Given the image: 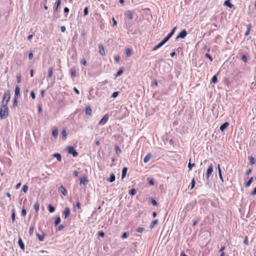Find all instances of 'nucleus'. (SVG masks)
<instances>
[{
    "label": "nucleus",
    "instance_id": "obj_62",
    "mask_svg": "<svg viewBox=\"0 0 256 256\" xmlns=\"http://www.w3.org/2000/svg\"><path fill=\"white\" fill-rule=\"evenodd\" d=\"M60 30L62 32H64L66 31V27L64 26H61Z\"/></svg>",
    "mask_w": 256,
    "mask_h": 256
},
{
    "label": "nucleus",
    "instance_id": "obj_40",
    "mask_svg": "<svg viewBox=\"0 0 256 256\" xmlns=\"http://www.w3.org/2000/svg\"><path fill=\"white\" fill-rule=\"evenodd\" d=\"M194 166H195L194 164H191L190 162H189V163L188 164V169L190 170H192V168Z\"/></svg>",
    "mask_w": 256,
    "mask_h": 256
},
{
    "label": "nucleus",
    "instance_id": "obj_58",
    "mask_svg": "<svg viewBox=\"0 0 256 256\" xmlns=\"http://www.w3.org/2000/svg\"><path fill=\"white\" fill-rule=\"evenodd\" d=\"M81 64H84V66H86V60L84 59H83L81 61Z\"/></svg>",
    "mask_w": 256,
    "mask_h": 256
},
{
    "label": "nucleus",
    "instance_id": "obj_63",
    "mask_svg": "<svg viewBox=\"0 0 256 256\" xmlns=\"http://www.w3.org/2000/svg\"><path fill=\"white\" fill-rule=\"evenodd\" d=\"M116 150L117 153L120 152H121L118 146H116Z\"/></svg>",
    "mask_w": 256,
    "mask_h": 256
},
{
    "label": "nucleus",
    "instance_id": "obj_15",
    "mask_svg": "<svg viewBox=\"0 0 256 256\" xmlns=\"http://www.w3.org/2000/svg\"><path fill=\"white\" fill-rule=\"evenodd\" d=\"M86 114L88 115V116H91L92 114V110H91V108L90 106H87L86 108Z\"/></svg>",
    "mask_w": 256,
    "mask_h": 256
},
{
    "label": "nucleus",
    "instance_id": "obj_57",
    "mask_svg": "<svg viewBox=\"0 0 256 256\" xmlns=\"http://www.w3.org/2000/svg\"><path fill=\"white\" fill-rule=\"evenodd\" d=\"M64 228V226L63 225L61 224V225H60L58 227V230H63V228Z\"/></svg>",
    "mask_w": 256,
    "mask_h": 256
},
{
    "label": "nucleus",
    "instance_id": "obj_43",
    "mask_svg": "<svg viewBox=\"0 0 256 256\" xmlns=\"http://www.w3.org/2000/svg\"><path fill=\"white\" fill-rule=\"evenodd\" d=\"M17 82L18 83H20L21 82V75L20 74H18L16 76Z\"/></svg>",
    "mask_w": 256,
    "mask_h": 256
},
{
    "label": "nucleus",
    "instance_id": "obj_36",
    "mask_svg": "<svg viewBox=\"0 0 256 256\" xmlns=\"http://www.w3.org/2000/svg\"><path fill=\"white\" fill-rule=\"evenodd\" d=\"M88 7H86L84 9V16H87L88 14Z\"/></svg>",
    "mask_w": 256,
    "mask_h": 256
},
{
    "label": "nucleus",
    "instance_id": "obj_53",
    "mask_svg": "<svg viewBox=\"0 0 256 256\" xmlns=\"http://www.w3.org/2000/svg\"><path fill=\"white\" fill-rule=\"evenodd\" d=\"M244 243L246 245H248V238L246 236L244 240Z\"/></svg>",
    "mask_w": 256,
    "mask_h": 256
},
{
    "label": "nucleus",
    "instance_id": "obj_32",
    "mask_svg": "<svg viewBox=\"0 0 256 256\" xmlns=\"http://www.w3.org/2000/svg\"><path fill=\"white\" fill-rule=\"evenodd\" d=\"M194 186H195V180H194V178H192L191 184L190 186V190L193 189L194 187Z\"/></svg>",
    "mask_w": 256,
    "mask_h": 256
},
{
    "label": "nucleus",
    "instance_id": "obj_55",
    "mask_svg": "<svg viewBox=\"0 0 256 256\" xmlns=\"http://www.w3.org/2000/svg\"><path fill=\"white\" fill-rule=\"evenodd\" d=\"M33 58V54L32 52H30L28 54V58L30 60H32Z\"/></svg>",
    "mask_w": 256,
    "mask_h": 256
},
{
    "label": "nucleus",
    "instance_id": "obj_17",
    "mask_svg": "<svg viewBox=\"0 0 256 256\" xmlns=\"http://www.w3.org/2000/svg\"><path fill=\"white\" fill-rule=\"evenodd\" d=\"M127 170H128L127 168L124 167L123 168V169L122 170V179H124L125 178Z\"/></svg>",
    "mask_w": 256,
    "mask_h": 256
},
{
    "label": "nucleus",
    "instance_id": "obj_23",
    "mask_svg": "<svg viewBox=\"0 0 256 256\" xmlns=\"http://www.w3.org/2000/svg\"><path fill=\"white\" fill-rule=\"evenodd\" d=\"M115 179H116L115 175L114 174H110V178L108 180L110 182H114L115 180Z\"/></svg>",
    "mask_w": 256,
    "mask_h": 256
},
{
    "label": "nucleus",
    "instance_id": "obj_27",
    "mask_svg": "<svg viewBox=\"0 0 256 256\" xmlns=\"http://www.w3.org/2000/svg\"><path fill=\"white\" fill-rule=\"evenodd\" d=\"M253 180H254V178L252 177L250 178L249 180H248V182L246 184V187H248L250 184L252 183V182H253Z\"/></svg>",
    "mask_w": 256,
    "mask_h": 256
},
{
    "label": "nucleus",
    "instance_id": "obj_22",
    "mask_svg": "<svg viewBox=\"0 0 256 256\" xmlns=\"http://www.w3.org/2000/svg\"><path fill=\"white\" fill-rule=\"evenodd\" d=\"M54 156L56 158L57 160L60 162L62 160V156L60 154L56 153L54 154Z\"/></svg>",
    "mask_w": 256,
    "mask_h": 256
},
{
    "label": "nucleus",
    "instance_id": "obj_3",
    "mask_svg": "<svg viewBox=\"0 0 256 256\" xmlns=\"http://www.w3.org/2000/svg\"><path fill=\"white\" fill-rule=\"evenodd\" d=\"M109 116L108 114H105L102 120L99 122L98 124L100 126L104 125L108 120Z\"/></svg>",
    "mask_w": 256,
    "mask_h": 256
},
{
    "label": "nucleus",
    "instance_id": "obj_18",
    "mask_svg": "<svg viewBox=\"0 0 256 256\" xmlns=\"http://www.w3.org/2000/svg\"><path fill=\"white\" fill-rule=\"evenodd\" d=\"M224 4L226 6H228L230 8H232L234 6L233 4H232L230 0H226L224 2Z\"/></svg>",
    "mask_w": 256,
    "mask_h": 256
},
{
    "label": "nucleus",
    "instance_id": "obj_8",
    "mask_svg": "<svg viewBox=\"0 0 256 256\" xmlns=\"http://www.w3.org/2000/svg\"><path fill=\"white\" fill-rule=\"evenodd\" d=\"M14 98H18L20 95V88L16 86L15 88Z\"/></svg>",
    "mask_w": 256,
    "mask_h": 256
},
{
    "label": "nucleus",
    "instance_id": "obj_13",
    "mask_svg": "<svg viewBox=\"0 0 256 256\" xmlns=\"http://www.w3.org/2000/svg\"><path fill=\"white\" fill-rule=\"evenodd\" d=\"M18 244L19 246H20V248L22 250H24V244L20 238H19Z\"/></svg>",
    "mask_w": 256,
    "mask_h": 256
},
{
    "label": "nucleus",
    "instance_id": "obj_21",
    "mask_svg": "<svg viewBox=\"0 0 256 256\" xmlns=\"http://www.w3.org/2000/svg\"><path fill=\"white\" fill-rule=\"evenodd\" d=\"M164 44L162 43V42H161L160 43H159L158 45L155 46L153 48L152 50H156L160 48L161 46H162Z\"/></svg>",
    "mask_w": 256,
    "mask_h": 256
},
{
    "label": "nucleus",
    "instance_id": "obj_25",
    "mask_svg": "<svg viewBox=\"0 0 256 256\" xmlns=\"http://www.w3.org/2000/svg\"><path fill=\"white\" fill-rule=\"evenodd\" d=\"M251 28H252V25L250 24H249L247 26V30L245 32V36H246L249 34Z\"/></svg>",
    "mask_w": 256,
    "mask_h": 256
},
{
    "label": "nucleus",
    "instance_id": "obj_42",
    "mask_svg": "<svg viewBox=\"0 0 256 256\" xmlns=\"http://www.w3.org/2000/svg\"><path fill=\"white\" fill-rule=\"evenodd\" d=\"M255 163V159L254 157H250V164L252 165L254 164Z\"/></svg>",
    "mask_w": 256,
    "mask_h": 256
},
{
    "label": "nucleus",
    "instance_id": "obj_20",
    "mask_svg": "<svg viewBox=\"0 0 256 256\" xmlns=\"http://www.w3.org/2000/svg\"><path fill=\"white\" fill-rule=\"evenodd\" d=\"M62 138L64 140H66V136H67V133L66 132V130L65 129H64L62 132Z\"/></svg>",
    "mask_w": 256,
    "mask_h": 256
},
{
    "label": "nucleus",
    "instance_id": "obj_4",
    "mask_svg": "<svg viewBox=\"0 0 256 256\" xmlns=\"http://www.w3.org/2000/svg\"><path fill=\"white\" fill-rule=\"evenodd\" d=\"M68 153L72 154L73 156L76 157L78 155V153L76 152L74 147L70 146L68 148Z\"/></svg>",
    "mask_w": 256,
    "mask_h": 256
},
{
    "label": "nucleus",
    "instance_id": "obj_59",
    "mask_svg": "<svg viewBox=\"0 0 256 256\" xmlns=\"http://www.w3.org/2000/svg\"><path fill=\"white\" fill-rule=\"evenodd\" d=\"M169 40L168 39L166 38V37L162 42V43H163L164 44L166 42H168Z\"/></svg>",
    "mask_w": 256,
    "mask_h": 256
},
{
    "label": "nucleus",
    "instance_id": "obj_31",
    "mask_svg": "<svg viewBox=\"0 0 256 256\" xmlns=\"http://www.w3.org/2000/svg\"><path fill=\"white\" fill-rule=\"evenodd\" d=\"M126 54L128 56H130L132 54V50L130 48H126Z\"/></svg>",
    "mask_w": 256,
    "mask_h": 256
},
{
    "label": "nucleus",
    "instance_id": "obj_34",
    "mask_svg": "<svg viewBox=\"0 0 256 256\" xmlns=\"http://www.w3.org/2000/svg\"><path fill=\"white\" fill-rule=\"evenodd\" d=\"M60 222V218L59 216H58L55 220L54 224L56 226L58 225Z\"/></svg>",
    "mask_w": 256,
    "mask_h": 256
},
{
    "label": "nucleus",
    "instance_id": "obj_29",
    "mask_svg": "<svg viewBox=\"0 0 256 256\" xmlns=\"http://www.w3.org/2000/svg\"><path fill=\"white\" fill-rule=\"evenodd\" d=\"M158 223V220H156L154 221H152L150 224V228H152L155 225L157 224Z\"/></svg>",
    "mask_w": 256,
    "mask_h": 256
},
{
    "label": "nucleus",
    "instance_id": "obj_50",
    "mask_svg": "<svg viewBox=\"0 0 256 256\" xmlns=\"http://www.w3.org/2000/svg\"><path fill=\"white\" fill-rule=\"evenodd\" d=\"M30 96L33 100L35 99V98H36L35 94L33 90H32L30 92Z\"/></svg>",
    "mask_w": 256,
    "mask_h": 256
},
{
    "label": "nucleus",
    "instance_id": "obj_10",
    "mask_svg": "<svg viewBox=\"0 0 256 256\" xmlns=\"http://www.w3.org/2000/svg\"><path fill=\"white\" fill-rule=\"evenodd\" d=\"M98 49H99V53L102 56L105 55L104 49V46H103L102 44H98Z\"/></svg>",
    "mask_w": 256,
    "mask_h": 256
},
{
    "label": "nucleus",
    "instance_id": "obj_35",
    "mask_svg": "<svg viewBox=\"0 0 256 256\" xmlns=\"http://www.w3.org/2000/svg\"><path fill=\"white\" fill-rule=\"evenodd\" d=\"M212 82L213 83H214V84H216V82H218V78H217V76H216V75H214V76L212 77Z\"/></svg>",
    "mask_w": 256,
    "mask_h": 256
},
{
    "label": "nucleus",
    "instance_id": "obj_6",
    "mask_svg": "<svg viewBox=\"0 0 256 256\" xmlns=\"http://www.w3.org/2000/svg\"><path fill=\"white\" fill-rule=\"evenodd\" d=\"M187 35V32L185 30H182L179 34L176 36V39L178 38H184Z\"/></svg>",
    "mask_w": 256,
    "mask_h": 256
},
{
    "label": "nucleus",
    "instance_id": "obj_16",
    "mask_svg": "<svg viewBox=\"0 0 256 256\" xmlns=\"http://www.w3.org/2000/svg\"><path fill=\"white\" fill-rule=\"evenodd\" d=\"M152 156L150 154H148L144 158V163L148 162Z\"/></svg>",
    "mask_w": 256,
    "mask_h": 256
},
{
    "label": "nucleus",
    "instance_id": "obj_39",
    "mask_svg": "<svg viewBox=\"0 0 256 256\" xmlns=\"http://www.w3.org/2000/svg\"><path fill=\"white\" fill-rule=\"evenodd\" d=\"M151 202L152 204V205L154 206H158V202H156V200H154V199H152L151 200Z\"/></svg>",
    "mask_w": 256,
    "mask_h": 256
},
{
    "label": "nucleus",
    "instance_id": "obj_14",
    "mask_svg": "<svg viewBox=\"0 0 256 256\" xmlns=\"http://www.w3.org/2000/svg\"><path fill=\"white\" fill-rule=\"evenodd\" d=\"M126 16L130 20H132L133 18L132 14L130 10L126 11Z\"/></svg>",
    "mask_w": 256,
    "mask_h": 256
},
{
    "label": "nucleus",
    "instance_id": "obj_41",
    "mask_svg": "<svg viewBox=\"0 0 256 256\" xmlns=\"http://www.w3.org/2000/svg\"><path fill=\"white\" fill-rule=\"evenodd\" d=\"M28 190V186L26 185H24L22 188V190L24 192H26Z\"/></svg>",
    "mask_w": 256,
    "mask_h": 256
},
{
    "label": "nucleus",
    "instance_id": "obj_51",
    "mask_svg": "<svg viewBox=\"0 0 256 256\" xmlns=\"http://www.w3.org/2000/svg\"><path fill=\"white\" fill-rule=\"evenodd\" d=\"M12 219L13 222L15 220V213L14 210H12Z\"/></svg>",
    "mask_w": 256,
    "mask_h": 256
},
{
    "label": "nucleus",
    "instance_id": "obj_33",
    "mask_svg": "<svg viewBox=\"0 0 256 256\" xmlns=\"http://www.w3.org/2000/svg\"><path fill=\"white\" fill-rule=\"evenodd\" d=\"M34 226L32 225L30 226L29 230V234L30 236H32L34 232Z\"/></svg>",
    "mask_w": 256,
    "mask_h": 256
},
{
    "label": "nucleus",
    "instance_id": "obj_12",
    "mask_svg": "<svg viewBox=\"0 0 256 256\" xmlns=\"http://www.w3.org/2000/svg\"><path fill=\"white\" fill-rule=\"evenodd\" d=\"M52 135L54 138H56L58 136V130L57 128L55 126L52 128Z\"/></svg>",
    "mask_w": 256,
    "mask_h": 256
},
{
    "label": "nucleus",
    "instance_id": "obj_44",
    "mask_svg": "<svg viewBox=\"0 0 256 256\" xmlns=\"http://www.w3.org/2000/svg\"><path fill=\"white\" fill-rule=\"evenodd\" d=\"M118 95V92H115L112 94L111 97L113 98H115L117 97Z\"/></svg>",
    "mask_w": 256,
    "mask_h": 256
},
{
    "label": "nucleus",
    "instance_id": "obj_2",
    "mask_svg": "<svg viewBox=\"0 0 256 256\" xmlns=\"http://www.w3.org/2000/svg\"><path fill=\"white\" fill-rule=\"evenodd\" d=\"M10 92L8 90L4 94L3 100L2 102V104L4 105H7L10 100Z\"/></svg>",
    "mask_w": 256,
    "mask_h": 256
},
{
    "label": "nucleus",
    "instance_id": "obj_61",
    "mask_svg": "<svg viewBox=\"0 0 256 256\" xmlns=\"http://www.w3.org/2000/svg\"><path fill=\"white\" fill-rule=\"evenodd\" d=\"M176 27H174L172 28V30L171 31V32H170V34H172V36L173 34H174V32L176 30Z\"/></svg>",
    "mask_w": 256,
    "mask_h": 256
},
{
    "label": "nucleus",
    "instance_id": "obj_9",
    "mask_svg": "<svg viewBox=\"0 0 256 256\" xmlns=\"http://www.w3.org/2000/svg\"><path fill=\"white\" fill-rule=\"evenodd\" d=\"M230 125L228 122H226L220 126V129L222 132L224 131Z\"/></svg>",
    "mask_w": 256,
    "mask_h": 256
},
{
    "label": "nucleus",
    "instance_id": "obj_26",
    "mask_svg": "<svg viewBox=\"0 0 256 256\" xmlns=\"http://www.w3.org/2000/svg\"><path fill=\"white\" fill-rule=\"evenodd\" d=\"M64 218H66L70 214V209H66L64 212Z\"/></svg>",
    "mask_w": 256,
    "mask_h": 256
},
{
    "label": "nucleus",
    "instance_id": "obj_19",
    "mask_svg": "<svg viewBox=\"0 0 256 256\" xmlns=\"http://www.w3.org/2000/svg\"><path fill=\"white\" fill-rule=\"evenodd\" d=\"M218 175H219L220 178V180H222V182H224V179H223V178L222 176V171H221V169L220 168V164L218 165Z\"/></svg>",
    "mask_w": 256,
    "mask_h": 256
},
{
    "label": "nucleus",
    "instance_id": "obj_54",
    "mask_svg": "<svg viewBox=\"0 0 256 256\" xmlns=\"http://www.w3.org/2000/svg\"><path fill=\"white\" fill-rule=\"evenodd\" d=\"M26 214V209H22V216H25Z\"/></svg>",
    "mask_w": 256,
    "mask_h": 256
},
{
    "label": "nucleus",
    "instance_id": "obj_28",
    "mask_svg": "<svg viewBox=\"0 0 256 256\" xmlns=\"http://www.w3.org/2000/svg\"><path fill=\"white\" fill-rule=\"evenodd\" d=\"M52 74V68H49L48 70V78H50Z\"/></svg>",
    "mask_w": 256,
    "mask_h": 256
},
{
    "label": "nucleus",
    "instance_id": "obj_1",
    "mask_svg": "<svg viewBox=\"0 0 256 256\" xmlns=\"http://www.w3.org/2000/svg\"><path fill=\"white\" fill-rule=\"evenodd\" d=\"M8 116V108L7 105L2 104L0 108V118L3 120L6 118Z\"/></svg>",
    "mask_w": 256,
    "mask_h": 256
},
{
    "label": "nucleus",
    "instance_id": "obj_7",
    "mask_svg": "<svg viewBox=\"0 0 256 256\" xmlns=\"http://www.w3.org/2000/svg\"><path fill=\"white\" fill-rule=\"evenodd\" d=\"M58 191L61 192L64 196H66L67 191L63 186H60L58 188Z\"/></svg>",
    "mask_w": 256,
    "mask_h": 256
},
{
    "label": "nucleus",
    "instance_id": "obj_56",
    "mask_svg": "<svg viewBox=\"0 0 256 256\" xmlns=\"http://www.w3.org/2000/svg\"><path fill=\"white\" fill-rule=\"evenodd\" d=\"M44 92H45V90H41V91H40V95H41L42 98H43L44 96Z\"/></svg>",
    "mask_w": 256,
    "mask_h": 256
},
{
    "label": "nucleus",
    "instance_id": "obj_48",
    "mask_svg": "<svg viewBox=\"0 0 256 256\" xmlns=\"http://www.w3.org/2000/svg\"><path fill=\"white\" fill-rule=\"evenodd\" d=\"M242 60H243L244 62H246L247 61V58L245 55H242L241 58Z\"/></svg>",
    "mask_w": 256,
    "mask_h": 256
},
{
    "label": "nucleus",
    "instance_id": "obj_30",
    "mask_svg": "<svg viewBox=\"0 0 256 256\" xmlns=\"http://www.w3.org/2000/svg\"><path fill=\"white\" fill-rule=\"evenodd\" d=\"M76 72L74 69L72 68L70 70V75L72 78H74L76 76Z\"/></svg>",
    "mask_w": 256,
    "mask_h": 256
},
{
    "label": "nucleus",
    "instance_id": "obj_49",
    "mask_svg": "<svg viewBox=\"0 0 256 256\" xmlns=\"http://www.w3.org/2000/svg\"><path fill=\"white\" fill-rule=\"evenodd\" d=\"M128 236V234L126 232H124L123 234L122 235V238L124 239V238H127Z\"/></svg>",
    "mask_w": 256,
    "mask_h": 256
},
{
    "label": "nucleus",
    "instance_id": "obj_64",
    "mask_svg": "<svg viewBox=\"0 0 256 256\" xmlns=\"http://www.w3.org/2000/svg\"><path fill=\"white\" fill-rule=\"evenodd\" d=\"M252 194V195H255V194H256V188H255L254 189V190H253V191L252 192V194Z\"/></svg>",
    "mask_w": 256,
    "mask_h": 256
},
{
    "label": "nucleus",
    "instance_id": "obj_38",
    "mask_svg": "<svg viewBox=\"0 0 256 256\" xmlns=\"http://www.w3.org/2000/svg\"><path fill=\"white\" fill-rule=\"evenodd\" d=\"M123 72V70L122 69H120L116 73V77L120 76Z\"/></svg>",
    "mask_w": 256,
    "mask_h": 256
},
{
    "label": "nucleus",
    "instance_id": "obj_60",
    "mask_svg": "<svg viewBox=\"0 0 256 256\" xmlns=\"http://www.w3.org/2000/svg\"><path fill=\"white\" fill-rule=\"evenodd\" d=\"M225 249V246H222L221 247L220 249V252L222 253V252H224V250Z\"/></svg>",
    "mask_w": 256,
    "mask_h": 256
},
{
    "label": "nucleus",
    "instance_id": "obj_24",
    "mask_svg": "<svg viewBox=\"0 0 256 256\" xmlns=\"http://www.w3.org/2000/svg\"><path fill=\"white\" fill-rule=\"evenodd\" d=\"M61 0H58L56 2V7L54 8V10L57 11L58 8L60 5Z\"/></svg>",
    "mask_w": 256,
    "mask_h": 256
},
{
    "label": "nucleus",
    "instance_id": "obj_46",
    "mask_svg": "<svg viewBox=\"0 0 256 256\" xmlns=\"http://www.w3.org/2000/svg\"><path fill=\"white\" fill-rule=\"evenodd\" d=\"M37 236H38V240H39L40 241L42 242V241L44 240V236H41V235H40L39 234H38Z\"/></svg>",
    "mask_w": 256,
    "mask_h": 256
},
{
    "label": "nucleus",
    "instance_id": "obj_52",
    "mask_svg": "<svg viewBox=\"0 0 256 256\" xmlns=\"http://www.w3.org/2000/svg\"><path fill=\"white\" fill-rule=\"evenodd\" d=\"M206 58H208L209 60H210V62H212L213 60V58H212V57L208 54H206Z\"/></svg>",
    "mask_w": 256,
    "mask_h": 256
},
{
    "label": "nucleus",
    "instance_id": "obj_11",
    "mask_svg": "<svg viewBox=\"0 0 256 256\" xmlns=\"http://www.w3.org/2000/svg\"><path fill=\"white\" fill-rule=\"evenodd\" d=\"M80 184H82L84 185L86 184L88 182L86 178L85 177L81 178L80 180Z\"/></svg>",
    "mask_w": 256,
    "mask_h": 256
},
{
    "label": "nucleus",
    "instance_id": "obj_37",
    "mask_svg": "<svg viewBox=\"0 0 256 256\" xmlns=\"http://www.w3.org/2000/svg\"><path fill=\"white\" fill-rule=\"evenodd\" d=\"M136 190L134 188H132V189L130 190V192H129V194L131 196L134 195L136 194Z\"/></svg>",
    "mask_w": 256,
    "mask_h": 256
},
{
    "label": "nucleus",
    "instance_id": "obj_45",
    "mask_svg": "<svg viewBox=\"0 0 256 256\" xmlns=\"http://www.w3.org/2000/svg\"><path fill=\"white\" fill-rule=\"evenodd\" d=\"M18 98H14V104H13V106H18Z\"/></svg>",
    "mask_w": 256,
    "mask_h": 256
},
{
    "label": "nucleus",
    "instance_id": "obj_47",
    "mask_svg": "<svg viewBox=\"0 0 256 256\" xmlns=\"http://www.w3.org/2000/svg\"><path fill=\"white\" fill-rule=\"evenodd\" d=\"M144 229L143 228H138L137 229H136V232H140V233H142L143 231H144Z\"/></svg>",
    "mask_w": 256,
    "mask_h": 256
},
{
    "label": "nucleus",
    "instance_id": "obj_5",
    "mask_svg": "<svg viewBox=\"0 0 256 256\" xmlns=\"http://www.w3.org/2000/svg\"><path fill=\"white\" fill-rule=\"evenodd\" d=\"M212 171H213V167L212 166V164H211L210 166H209L207 170V172H206V179H207L208 181L210 176L212 174Z\"/></svg>",
    "mask_w": 256,
    "mask_h": 256
}]
</instances>
